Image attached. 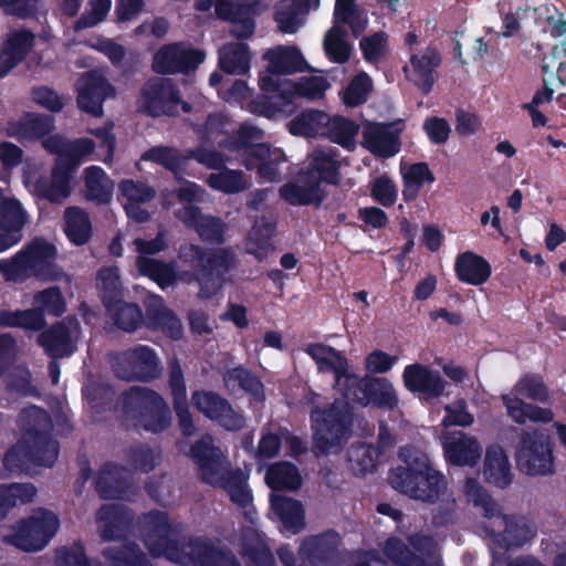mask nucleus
<instances>
[{"label":"nucleus","instance_id":"0e129e2a","mask_svg":"<svg viewBox=\"0 0 566 566\" xmlns=\"http://www.w3.org/2000/svg\"><path fill=\"white\" fill-rule=\"evenodd\" d=\"M44 317L33 310H0V327H22L38 331L44 326Z\"/></svg>","mask_w":566,"mask_h":566},{"label":"nucleus","instance_id":"6e6552de","mask_svg":"<svg viewBox=\"0 0 566 566\" xmlns=\"http://www.w3.org/2000/svg\"><path fill=\"white\" fill-rule=\"evenodd\" d=\"M329 86L331 83L324 75L303 77L298 83L286 78L277 83L271 76H265L261 78V90L275 93L272 98H275L276 105L253 104L251 109L256 115L271 119L286 117L295 111L296 97L318 99L324 96Z\"/></svg>","mask_w":566,"mask_h":566},{"label":"nucleus","instance_id":"5fc2aeb1","mask_svg":"<svg viewBox=\"0 0 566 566\" xmlns=\"http://www.w3.org/2000/svg\"><path fill=\"white\" fill-rule=\"evenodd\" d=\"M266 95L263 96L260 99H252L251 98V91L248 87L247 83L237 80L232 83V85L226 90L219 91V95L229 103H237L242 108L248 109L252 114H254L251 109V106L253 104H260V105H276L275 98H272L275 93H266Z\"/></svg>","mask_w":566,"mask_h":566},{"label":"nucleus","instance_id":"412c9836","mask_svg":"<svg viewBox=\"0 0 566 566\" xmlns=\"http://www.w3.org/2000/svg\"><path fill=\"white\" fill-rule=\"evenodd\" d=\"M179 102V96L169 80L153 78L145 84L142 91L138 108L150 116L175 114Z\"/></svg>","mask_w":566,"mask_h":566},{"label":"nucleus","instance_id":"2f4dec72","mask_svg":"<svg viewBox=\"0 0 566 566\" xmlns=\"http://www.w3.org/2000/svg\"><path fill=\"white\" fill-rule=\"evenodd\" d=\"M119 191L125 200L124 208L128 218L137 222L147 221L149 213L140 208V205L154 199L155 189L143 182L126 179L119 184Z\"/></svg>","mask_w":566,"mask_h":566},{"label":"nucleus","instance_id":"58836bf2","mask_svg":"<svg viewBox=\"0 0 566 566\" xmlns=\"http://www.w3.org/2000/svg\"><path fill=\"white\" fill-rule=\"evenodd\" d=\"M85 197L99 203H107L113 197L114 184L106 172L97 166L84 170Z\"/></svg>","mask_w":566,"mask_h":566},{"label":"nucleus","instance_id":"f3484780","mask_svg":"<svg viewBox=\"0 0 566 566\" xmlns=\"http://www.w3.org/2000/svg\"><path fill=\"white\" fill-rule=\"evenodd\" d=\"M410 547L397 538H390L384 546L389 560L399 566H439L437 544L427 536H412Z\"/></svg>","mask_w":566,"mask_h":566},{"label":"nucleus","instance_id":"f8f14e48","mask_svg":"<svg viewBox=\"0 0 566 566\" xmlns=\"http://www.w3.org/2000/svg\"><path fill=\"white\" fill-rule=\"evenodd\" d=\"M22 182L33 197L53 203H61L71 195V177L62 159L55 160L50 178L42 161L25 160L22 168Z\"/></svg>","mask_w":566,"mask_h":566},{"label":"nucleus","instance_id":"a211bd4d","mask_svg":"<svg viewBox=\"0 0 566 566\" xmlns=\"http://www.w3.org/2000/svg\"><path fill=\"white\" fill-rule=\"evenodd\" d=\"M517 464L530 475L553 472V457L548 438L541 430L525 431L517 450Z\"/></svg>","mask_w":566,"mask_h":566},{"label":"nucleus","instance_id":"a19ab883","mask_svg":"<svg viewBox=\"0 0 566 566\" xmlns=\"http://www.w3.org/2000/svg\"><path fill=\"white\" fill-rule=\"evenodd\" d=\"M280 192L292 205H306L321 200L319 185L307 172H302L297 182L282 187Z\"/></svg>","mask_w":566,"mask_h":566},{"label":"nucleus","instance_id":"0eeeda50","mask_svg":"<svg viewBox=\"0 0 566 566\" xmlns=\"http://www.w3.org/2000/svg\"><path fill=\"white\" fill-rule=\"evenodd\" d=\"M507 416L517 423L551 422L555 411L566 410V397L557 392L552 396L542 378L535 375L522 377L512 390L502 395Z\"/></svg>","mask_w":566,"mask_h":566},{"label":"nucleus","instance_id":"dca6fc26","mask_svg":"<svg viewBox=\"0 0 566 566\" xmlns=\"http://www.w3.org/2000/svg\"><path fill=\"white\" fill-rule=\"evenodd\" d=\"M125 412L140 417L146 430L159 432L169 424V410L164 399L156 392L144 388H132L123 398Z\"/></svg>","mask_w":566,"mask_h":566},{"label":"nucleus","instance_id":"2eb2a0df","mask_svg":"<svg viewBox=\"0 0 566 566\" xmlns=\"http://www.w3.org/2000/svg\"><path fill=\"white\" fill-rule=\"evenodd\" d=\"M197 11L214 13L222 20L231 22V34L238 39L250 38L255 30L252 15L264 9L259 0H198L195 4Z\"/></svg>","mask_w":566,"mask_h":566},{"label":"nucleus","instance_id":"a878e982","mask_svg":"<svg viewBox=\"0 0 566 566\" xmlns=\"http://www.w3.org/2000/svg\"><path fill=\"white\" fill-rule=\"evenodd\" d=\"M398 124L368 123L363 130V146L377 157H392L400 149Z\"/></svg>","mask_w":566,"mask_h":566},{"label":"nucleus","instance_id":"3c124183","mask_svg":"<svg viewBox=\"0 0 566 566\" xmlns=\"http://www.w3.org/2000/svg\"><path fill=\"white\" fill-rule=\"evenodd\" d=\"M323 48L326 56L332 62L339 64L345 63L352 52V45L347 40L345 29L335 22L324 36Z\"/></svg>","mask_w":566,"mask_h":566},{"label":"nucleus","instance_id":"4c0bfd02","mask_svg":"<svg viewBox=\"0 0 566 566\" xmlns=\"http://www.w3.org/2000/svg\"><path fill=\"white\" fill-rule=\"evenodd\" d=\"M53 129L52 117L28 114L18 124L10 125L8 133L21 140H34L46 136Z\"/></svg>","mask_w":566,"mask_h":566},{"label":"nucleus","instance_id":"f257e3e1","mask_svg":"<svg viewBox=\"0 0 566 566\" xmlns=\"http://www.w3.org/2000/svg\"><path fill=\"white\" fill-rule=\"evenodd\" d=\"M343 399L345 401L336 400L328 409L315 408L311 412L315 446L322 453L337 450L348 438L354 407L375 405L392 409L398 403L389 380L360 376L358 384L350 385Z\"/></svg>","mask_w":566,"mask_h":566},{"label":"nucleus","instance_id":"864d4df0","mask_svg":"<svg viewBox=\"0 0 566 566\" xmlns=\"http://www.w3.org/2000/svg\"><path fill=\"white\" fill-rule=\"evenodd\" d=\"M357 133L358 126L353 120L340 116H328L323 135L346 149H353L356 145Z\"/></svg>","mask_w":566,"mask_h":566},{"label":"nucleus","instance_id":"1a4fd4ad","mask_svg":"<svg viewBox=\"0 0 566 566\" xmlns=\"http://www.w3.org/2000/svg\"><path fill=\"white\" fill-rule=\"evenodd\" d=\"M55 248L44 240L36 239L20 250L14 256L0 260V273L7 281L23 282L29 277L53 281L61 271L55 266Z\"/></svg>","mask_w":566,"mask_h":566},{"label":"nucleus","instance_id":"49530a36","mask_svg":"<svg viewBox=\"0 0 566 566\" xmlns=\"http://www.w3.org/2000/svg\"><path fill=\"white\" fill-rule=\"evenodd\" d=\"M328 123V115L307 109L296 115L289 124V132L294 136L312 137L323 135L324 127Z\"/></svg>","mask_w":566,"mask_h":566},{"label":"nucleus","instance_id":"bf43d9fd","mask_svg":"<svg viewBox=\"0 0 566 566\" xmlns=\"http://www.w3.org/2000/svg\"><path fill=\"white\" fill-rule=\"evenodd\" d=\"M224 382L231 391H235L237 388H241L249 392L256 401H262L264 399L262 382L250 371L243 368L229 370L224 376Z\"/></svg>","mask_w":566,"mask_h":566},{"label":"nucleus","instance_id":"4468645a","mask_svg":"<svg viewBox=\"0 0 566 566\" xmlns=\"http://www.w3.org/2000/svg\"><path fill=\"white\" fill-rule=\"evenodd\" d=\"M135 251L138 253L136 265L140 274L148 276L161 289L178 282L190 283L195 276L188 271H176L172 264L160 262L150 255L159 253L167 247L163 233L153 240L137 238L134 240Z\"/></svg>","mask_w":566,"mask_h":566},{"label":"nucleus","instance_id":"7ed1b4c3","mask_svg":"<svg viewBox=\"0 0 566 566\" xmlns=\"http://www.w3.org/2000/svg\"><path fill=\"white\" fill-rule=\"evenodd\" d=\"M21 438L4 455V468L11 474L30 473L35 467H51L59 455L57 442L49 437L52 428L46 412L35 406L19 417Z\"/></svg>","mask_w":566,"mask_h":566},{"label":"nucleus","instance_id":"a18cd8bd","mask_svg":"<svg viewBox=\"0 0 566 566\" xmlns=\"http://www.w3.org/2000/svg\"><path fill=\"white\" fill-rule=\"evenodd\" d=\"M219 65L230 74H244L250 69V53L247 44L228 43L219 49Z\"/></svg>","mask_w":566,"mask_h":566},{"label":"nucleus","instance_id":"37998d69","mask_svg":"<svg viewBox=\"0 0 566 566\" xmlns=\"http://www.w3.org/2000/svg\"><path fill=\"white\" fill-rule=\"evenodd\" d=\"M29 216L21 202L0 189V230L21 233Z\"/></svg>","mask_w":566,"mask_h":566},{"label":"nucleus","instance_id":"6ab92c4d","mask_svg":"<svg viewBox=\"0 0 566 566\" xmlns=\"http://www.w3.org/2000/svg\"><path fill=\"white\" fill-rule=\"evenodd\" d=\"M305 353L314 359L319 371L334 375L335 389L342 397L350 389V385L358 384L359 375L352 370L347 358L339 350L324 344H311L306 346Z\"/></svg>","mask_w":566,"mask_h":566},{"label":"nucleus","instance_id":"680f3d73","mask_svg":"<svg viewBox=\"0 0 566 566\" xmlns=\"http://www.w3.org/2000/svg\"><path fill=\"white\" fill-rule=\"evenodd\" d=\"M35 494L36 489L30 483L0 485V517L12 506L32 501Z\"/></svg>","mask_w":566,"mask_h":566},{"label":"nucleus","instance_id":"6e6d98bb","mask_svg":"<svg viewBox=\"0 0 566 566\" xmlns=\"http://www.w3.org/2000/svg\"><path fill=\"white\" fill-rule=\"evenodd\" d=\"M148 313L155 321V324L163 328L172 338L181 336L182 326L174 313L166 307L160 296H150L148 301Z\"/></svg>","mask_w":566,"mask_h":566},{"label":"nucleus","instance_id":"20e7f679","mask_svg":"<svg viewBox=\"0 0 566 566\" xmlns=\"http://www.w3.org/2000/svg\"><path fill=\"white\" fill-rule=\"evenodd\" d=\"M229 120L223 115L209 116L203 135L207 139L217 140L230 150H235L241 163L248 169H256L258 176L263 182L277 181L280 178L279 165L285 161V156L280 148H271L262 143L263 132L252 125L244 124L240 127L238 139L223 143L218 140L222 133H227Z\"/></svg>","mask_w":566,"mask_h":566},{"label":"nucleus","instance_id":"ea45409f","mask_svg":"<svg viewBox=\"0 0 566 566\" xmlns=\"http://www.w3.org/2000/svg\"><path fill=\"white\" fill-rule=\"evenodd\" d=\"M34 44V35L23 29L13 30L7 34L1 51L8 56V64L2 69L12 70L31 51Z\"/></svg>","mask_w":566,"mask_h":566},{"label":"nucleus","instance_id":"de8ad7c7","mask_svg":"<svg viewBox=\"0 0 566 566\" xmlns=\"http://www.w3.org/2000/svg\"><path fill=\"white\" fill-rule=\"evenodd\" d=\"M64 231L74 244L86 243L92 233L87 213L78 207H69L64 213Z\"/></svg>","mask_w":566,"mask_h":566},{"label":"nucleus","instance_id":"69168bd1","mask_svg":"<svg viewBox=\"0 0 566 566\" xmlns=\"http://www.w3.org/2000/svg\"><path fill=\"white\" fill-rule=\"evenodd\" d=\"M373 91L370 76L360 72L343 90L340 96L343 103L348 107H356L365 103Z\"/></svg>","mask_w":566,"mask_h":566},{"label":"nucleus","instance_id":"7c9ffc66","mask_svg":"<svg viewBox=\"0 0 566 566\" xmlns=\"http://www.w3.org/2000/svg\"><path fill=\"white\" fill-rule=\"evenodd\" d=\"M344 164V159L334 147H318L311 154L306 172L312 179H316L318 185L321 181L335 184L338 180V170Z\"/></svg>","mask_w":566,"mask_h":566},{"label":"nucleus","instance_id":"603ef678","mask_svg":"<svg viewBox=\"0 0 566 566\" xmlns=\"http://www.w3.org/2000/svg\"><path fill=\"white\" fill-rule=\"evenodd\" d=\"M265 481L273 490H296L302 484L297 468L289 462L271 465L266 471Z\"/></svg>","mask_w":566,"mask_h":566},{"label":"nucleus","instance_id":"774afa93","mask_svg":"<svg viewBox=\"0 0 566 566\" xmlns=\"http://www.w3.org/2000/svg\"><path fill=\"white\" fill-rule=\"evenodd\" d=\"M104 556L109 566H151L135 545H125L122 549L107 548Z\"/></svg>","mask_w":566,"mask_h":566},{"label":"nucleus","instance_id":"13d9d810","mask_svg":"<svg viewBox=\"0 0 566 566\" xmlns=\"http://www.w3.org/2000/svg\"><path fill=\"white\" fill-rule=\"evenodd\" d=\"M142 160L160 165L178 176L185 169L188 158L176 148L157 146L145 151Z\"/></svg>","mask_w":566,"mask_h":566},{"label":"nucleus","instance_id":"09e8293b","mask_svg":"<svg viewBox=\"0 0 566 566\" xmlns=\"http://www.w3.org/2000/svg\"><path fill=\"white\" fill-rule=\"evenodd\" d=\"M401 175L403 179V197L406 200H413L426 182H433L434 177L427 164H401Z\"/></svg>","mask_w":566,"mask_h":566},{"label":"nucleus","instance_id":"79ce46f5","mask_svg":"<svg viewBox=\"0 0 566 566\" xmlns=\"http://www.w3.org/2000/svg\"><path fill=\"white\" fill-rule=\"evenodd\" d=\"M170 389L174 396V406L179 424L184 433L190 436L193 431L192 418L187 407L186 386L179 366H174L169 379Z\"/></svg>","mask_w":566,"mask_h":566},{"label":"nucleus","instance_id":"aec40b11","mask_svg":"<svg viewBox=\"0 0 566 566\" xmlns=\"http://www.w3.org/2000/svg\"><path fill=\"white\" fill-rule=\"evenodd\" d=\"M335 535L314 536L304 541L297 559H294L289 548L282 547L277 554L285 566H333Z\"/></svg>","mask_w":566,"mask_h":566},{"label":"nucleus","instance_id":"c03bdc74","mask_svg":"<svg viewBox=\"0 0 566 566\" xmlns=\"http://www.w3.org/2000/svg\"><path fill=\"white\" fill-rule=\"evenodd\" d=\"M98 533L104 541H114L122 536L126 528L127 517L115 505H104L97 513Z\"/></svg>","mask_w":566,"mask_h":566},{"label":"nucleus","instance_id":"39448f33","mask_svg":"<svg viewBox=\"0 0 566 566\" xmlns=\"http://www.w3.org/2000/svg\"><path fill=\"white\" fill-rule=\"evenodd\" d=\"M400 459L405 467L396 468L390 475L394 489L423 502H433L440 496L442 501L449 502L450 496L446 492L444 476L430 467L429 459L424 453L413 448H405L400 451ZM452 509L453 502L448 503L444 516L436 513L433 522L438 525L450 522Z\"/></svg>","mask_w":566,"mask_h":566},{"label":"nucleus","instance_id":"c85d7f7f","mask_svg":"<svg viewBox=\"0 0 566 566\" xmlns=\"http://www.w3.org/2000/svg\"><path fill=\"white\" fill-rule=\"evenodd\" d=\"M402 379L408 390L420 394L426 399L439 397L446 387V382L438 371H433L421 364L406 366Z\"/></svg>","mask_w":566,"mask_h":566},{"label":"nucleus","instance_id":"423d86ee","mask_svg":"<svg viewBox=\"0 0 566 566\" xmlns=\"http://www.w3.org/2000/svg\"><path fill=\"white\" fill-rule=\"evenodd\" d=\"M191 454L200 468L202 480L213 486L226 490L231 502L242 510L245 518L255 524L256 512L252 505V493L247 483L248 475L240 470L229 471L228 462L221 450L212 444L211 437L202 438Z\"/></svg>","mask_w":566,"mask_h":566},{"label":"nucleus","instance_id":"72a5a7b5","mask_svg":"<svg viewBox=\"0 0 566 566\" xmlns=\"http://www.w3.org/2000/svg\"><path fill=\"white\" fill-rule=\"evenodd\" d=\"M271 517L281 522L282 532L296 534L305 525L302 504L296 500L285 496H271Z\"/></svg>","mask_w":566,"mask_h":566},{"label":"nucleus","instance_id":"c756f323","mask_svg":"<svg viewBox=\"0 0 566 566\" xmlns=\"http://www.w3.org/2000/svg\"><path fill=\"white\" fill-rule=\"evenodd\" d=\"M269 62L266 73L261 75L260 80L271 76L275 82L281 83L284 80L280 75L303 71L305 60L301 52L294 46H276L264 54Z\"/></svg>","mask_w":566,"mask_h":566},{"label":"nucleus","instance_id":"f03ea898","mask_svg":"<svg viewBox=\"0 0 566 566\" xmlns=\"http://www.w3.org/2000/svg\"><path fill=\"white\" fill-rule=\"evenodd\" d=\"M144 542L155 557L184 566H240L234 556L201 542L180 538L179 528L165 513H149L144 521Z\"/></svg>","mask_w":566,"mask_h":566},{"label":"nucleus","instance_id":"393cba45","mask_svg":"<svg viewBox=\"0 0 566 566\" xmlns=\"http://www.w3.org/2000/svg\"><path fill=\"white\" fill-rule=\"evenodd\" d=\"M193 406L206 417L218 421L228 430H239L244 424L243 417L235 412L228 401L211 391H196L192 394Z\"/></svg>","mask_w":566,"mask_h":566},{"label":"nucleus","instance_id":"e433bc0d","mask_svg":"<svg viewBox=\"0 0 566 566\" xmlns=\"http://www.w3.org/2000/svg\"><path fill=\"white\" fill-rule=\"evenodd\" d=\"M483 474L490 483L500 488H504L511 483V465L505 451L501 447H491L488 449L484 459Z\"/></svg>","mask_w":566,"mask_h":566},{"label":"nucleus","instance_id":"bb28decb","mask_svg":"<svg viewBox=\"0 0 566 566\" xmlns=\"http://www.w3.org/2000/svg\"><path fill=\"white\" fill-rule=\"evenodd\" d=\"M78 337L80 326L77 321L67 319L42 333L39 336V343L50 356L63 357L74 352Z\"/></svg>","mask_w":566,"mask_h":566},{"label":"nucleus","instance_id":"4be33fe9","mask_svg":"<svg viewBox=\"0 0 566 566\" xmlns=\"http://www.w3.org/2000/svg\"><path fill=\"white\" fill-rule=\"evenodd\" d=\"M77 93L80 108L99 117L103 115V102L105 98L114 96L115 90L102 73L93 71L80 77Z\"/></svg>","mask_w":566,"mask_h":566},{"label":"nucleus","instance_id":"5701e85b","mask_svg":"<svg viewBox=\"0 0 566 566\" xmlns=\"http://www.w3.org/2000/svg\"><path fill=\"white\" fill-rule=\"evenodd\" d=\"M205 60V53L184 44H167L160 48L153 60V69L157 73L188 72L196 69Z\"/></svg>","mask_w":566,"mask_h":566},{"label":"nucleus","instance_id":"8fccbe9b","mask_svg":"<svg viewBox=\"0 0 566 566\" xmlns=\"http://www.w3.org/2000/svg\"><path fill=\"white\" fill-rule=\"evenodd\" d=\"M207 184L224 193H238L251 186V180L241 170L219 169L207 178Z\"/></svg>","mask_w":566,"mask_h":566},{"label":"nucleus","instance_id":"e2e57ef3","mask_svg":"<svg viewBox=\"0 0 566 566\" xmlns=\"http://www.w3.org/2000/svg\"><path fill=\"white\" fill-rule=\"evenodd\" d=\"M97 287L102 300L108 311H114L113 303L120 301L122 283L118 269L116 266L104 268L98 272Z\"/></svg>","mask_w":566,"mask_h":566},{"label":"nucleus","instance_id":"c9c22d12","mask_svg":"<svg viewBox=\"0 0 566 566\" xmlns=\"http://www.w3.org/2000/svg\"><path fill=\"white\" fill-rule=\"evenodd\" d=\"M455 271L462 282L481 285L489 280L491 265L484 258L473 252H464L457 259Z\"/></svg>","mask_w":566,"mask_h":566},{"label":"nucleus","instance_id":"052dcab7","mask_svg":"<svg viewBox=\"0 0 566 566\" xmlns=\"http://www.w3.org/2000/svg\"><path fill=\"white\" fill-rule=\"evenodd\" d=\"M378 451L371 444L358 443L348 451V462L356 475H366L374 471L378 460Z\"/></svg>","mask_w":566,"mask_h":566},{"label":"nucleus","instance_id":"9b49d317","mask_svg":"<svg viewBox=\"0 0 566 566\" xmlns=\"http://www.w3.org/2000/svg\"><path fill=\"white\" fill-rule=\"evenodd\" d=\"M59 527L60 520L55 513L39 509L14 525H1L0 534L3 541L22 551L38 552L50 543Z\"/></svg>","mask_w":566,"mask_h":566},{"label":"nucleus","instance_id":"338daca9","mask_svg":"<svg viewBox=\"0 0 566 566\" xmlns=\"http://www.w3.org/2000/svg\"><path fill=\"white\" fill-rule=\"evenodd\" d=\"M127 472L115 465L108 464L102 469L96 481V488L104 497H118L122 494V481Z\"/></svg>","mask_w":566,"mask_h":566},{"label":"nucleus","instance_id":"ddd939ff","mask_svg":"<svg viewBox=\"0 0 566 566\" xmlns=\"http://www.w3.org/2000/svg\"><path fill=\"white\" fill-rule=\"evenodd\" d=\"M180 259L200 266L197 276L200 285V297H210L218 293L223 283V274L233 264V254L227 249H217L205 254L198 247L186 244L180 249Z\"/></svg>","mask_w":566,"mask_h":566},{"label":"nucleus","instance_id":"473e14b6","mask_svg":"<svg viewBox=\"0 0 566 566\" xmlns=\"http://www.w3.org/2000/svg\"><path fill=\"white\" fill-rule=\"evenodd\" d=\"M439 53L427 48L410 56V62L405 66L407 77L424 92L430 91L433 84V71L440 64Z\"/></svg>","mask_w":566,"mask_h":566},{"label":"nucleus","instance_id":"4d7b16f0","mask_svg":"<svg viewBox=\"0 0 566 566\" xmlns=\"http://www.w3.org/2000/svg\"><path fill=\"white\" fill-rule=\"evenodd\" d=\"M274 226L273 219L268 217H262L255 221L248 238L249 253L254 254L260 260L266 255Z\"/></svg>","mask_w":566,"mask_h":566},{"label":"nucleus","instance_id":"f704fd0d","mask_svg":"<svg viewBox=\"0 0 566 566\" xmlns=\"http://www.w3.org/2000/svg\"><path fill=\"white\" fill-rule=\"evenodd\" d=\"M178 218L188 227H193L203 240L220 241L223 237L226 224L220 219L201 216L193 206L184 207L178 212Z\"/></svg>","mask_w":566,"mask_h":566},{"label":"nucleus","instance_id":"cd10ccee","mask_svg":"<svg viewBox=\"0 0 566 566\" xmlns=\"http://www.w3.org/2000/svg\"><path fill=\"white\" fill-rule=\"evenodd\" d=\"M157 358L151 349L145 346L136 347L122 355L116 374L124 379H148L155 376Z\"/></svg>","mask_w":566,"mask_h":566},{"label":"nucleus","instance_id":"9d476101","mask_svg":"<svg viewBox=\"0 0 566 566\" xmlns=\"http://www.w3.org/2000/svg\"><path fill=\"white\" fill-rule=\"evenodd\" d=\"M463 492L469 502L481 509L486 520L483 527L490 535L499 537L497 542H503L507 546L522 545L534 536L535 532L526 522L509 521L501 515L497 505L476 480L467 479Z\"/></svg>","mask_w":566,"mask_h":566},{"label":"nucleus","instance_id":"b1692460","mask_svg":"<svg viewBox=\"0 0 566 566\" xmlns=\"http://www.w3.org/2000/svg\"><path fill=\"white\" fill-rule=\"evenodd\" d=\"M442 449L446 461L458 467H474L480 461L483 450L475 437L462 431L444 433Z\"/></svg>","mask_w":566,"mask_h":566}]
</instances>
